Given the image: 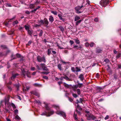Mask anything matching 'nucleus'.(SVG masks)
Segmentation results:
<instances>
[{
	"mask_svg": "<svg viewBox=\"0 0 121 121\" xmlns=\"http://www.w3.org/2000/svg\"><path fill=\"white\" fill-rule=\"evenodd\" d=\"M32 43V41L31 40H30L28 42L27 44L28 45H30V44Z\"/></svg>",
	"mask_w": 121,
	"mask_h": 121,
	"instance_id": "57",
	"label": "nucleus"
},
{
	"mask_svg": "<svg viewBox=\"0 0 121 121\" xmlns=\"http://www.w3.org/2000/svg\"><path fill=\"white\" fill-rule=\"evenodd\" d=\"M43 33V32L42 30H41L40 31V33L39 34V36L40 37V36H42V35Z\"/></svg>",
	"mask_w": 121,
	"mask_h": 121,
	"instance_id": "37",
	"label": "nucleus"
},
{
	"mask_svg": "<svg viewBox=\"0 0 121 121\" xmlns=\"http://www.w3.org/2000/svg\"><path fill=\"white\" fill-rule=\"evenodd\" d=\"M75 68L74 67H72L71 70L73 72H75Z\"/></svg>",
	"mask_w": 121,
	"mask_h": 121,
	"instance_id": "49",
	"label": "nucleus"
},
{
	"mask_svg": "<svg viewBox=\"0 0 121 121\" xmlns=\"http://www.w3.org/2000/svg\"><path fill=\"white\" fill-rule=\"evenodd\" d=\"M74 40H75V42L77 44H79L80 43V41L78 40V38L76 39H74Z\"/></svg>",
	"mask_w": 121,
	"mask_h": 121,
	"instance_id": "16",
	"label": "nucleus"
},
{
	"mask_svg": "<svg viewBox=\"0 0 121 121\" xmlns=\"http://www.w3.org/2000/svg\"><path fill=\"white\" fill-rule=\"evenodd\" d=\"M94 20L95 22H97L98 21V19L97 18H95L94 19Z\"/></svg>",
	"mask_w": 121,
	"mask_h": 121,
	"instance_id": "54",
	"label": "nucleus"
},
{
	"mask_svg": "<svg viewBox=\"0 0 121 121\" xmlns=\"http://www.w3.org/2000/svg\"><path fill=\"white\" fill-rule=\"evenodd\" d=\"M74 119L76 121L78 120V117L77 115L74 114Z\"/></svg>",
	"mask_w": 121,
	"mask_h": 121,
	"instance_id": "29",
	"label": "nucleus"
},
{
	"mask_svg": "<svg viewBox=\"0 0 121 121\" xmlns=\"http://www.w3.org/2000/svg\"><path fill=\"white\" fill-rule=\"evenodd\" d=\"M95 44L93 42L91 43L90 44V46L91 47H92L94 46V45H95Z\"/></svg>",
	"mask_w": 121,
	"mask_h": 121,
	"instance_id": "32",
	"label": "nucleus"
},
{
	"mask_svg": "<svg viewBox=\"0 0 121 121\" xmlns=\"http://www.w3.org/2000/svg\"><path fill=\"white\" fill-rule=\"evenodd\" d=\"M0 47L2 49H5L7 48L6 46L5 45H1Z\"/></svg>",
	"mask_w": 121,
	"mask_h": 121,
	"instance_id": "30",
	"label": "nucleus"
},
{
	"mask_svg": "<svg viewBox=\"0 0 121 121\" xmlns=\"http://www.w3.org/2000/svg\"><path fill=\"white\" fill-rule=\"evenodd\" d=\"M73 48H76L77 49H78L79 48L78 47L77 45H74L73 46Z\"/></svg>",
	"mask_w": 121,
	"mask_h": 121,
	"instance_id": "51",
	"label": "nucleus"
},
{
	"mask_svg": "<svg viewBox=\"0 0 121 121\" xmlns=\"http://www.w3.org/2000/svg\"><path fill=\"white\" fill-rule=\"evenodd\" d=\"M61 115L65 119L66 117V115L65 112H64L61 111Z\"/></svg>",
	"mask_w": 121,
	"mask_h": 121,
	"instance_id": "11",
	"label": "nucleus"
},
{
	"mask_svg": "<svg viewBox=\"0 0 121 121\" xmlns=\"http://www.w3.org/2000/svg\"><path fill=\"white\" fill-rule=\"evenodd\" d=\"M51 12L55 15H57V13L56 11H51Z\"/></svg>",
	"mask_w": 121,
	"mask_h": 121,
	"instance_id": "24",
	"label": "nucleus"
},
{
	"mask_svg": "<svg viewBox=\"0 0 121 121\" xmlns=\"http://www.w3.org/2000/svg\"><path fill=\"white\" fill-rule=\"evenodd\" d=\"M41 7V6H38L37 8H36L35 9H36L37 10V9H39V8H40Z\"/></svg>",
	"mask_w": 121,
	"mask_h": 121,
	"instance_id": "60",
	"label": "nucleus"
},
{
	"mask_svg": "<svg viewBox=\"0 0 121 121\" xmlns=\"http://www.w3.org/2000/svg\"><path fill=\"white\" fill-rule=\"evenodd\" d=\"M78 85H75L73 86L72 87L73 90L74 91H76V89L78 88Z\"/></svg>",
	"mask_w": 121,
	"mask_h": 121,
	"instance_id": "10",
	"label": "nucleus"
},
{
	"mask_svg": "<svg viewBox=\"0 0 121 121\" xmlns=\"http://www.w3.org/2000/svg\"><path fill=\"white\" fill-rule=\"evenodd\" d=\"M80 18V17L79 16H76L75 17L74 20L76 21L79 20Z\"/></svg>",
	"mask_w": 121,
	"mask_h": 121,
	"instance_id": "21",
	"label": "nucleus"
},
{
	"mask_svg": "<svg viewBox=\"0 0 121 121\" xmlns=\"http://www.w3.org/2000/svg\"><path fill=\"white\" fill-rule=\"evenodd\" d=\"M40 2L38 0H36L35 2L34 3L35 4L37 5Z\"/></svg>",
	"mask_w": 121,
	"mask_h": 121,
	"instance_id": "31",
	"label": "nucleus"
},
{
	"mask_svg": "<svg viewBox=\"0 0 121 121\" xmlns=\"http://www.w3.org/2000/svg\"><path fill=\"white\" fill-rule=\"evenodd\" d=\"M55 108L57 110L56 113L58 115H60V111H58L59 109V107L58 106H55Z\"/></svg>",
	"mask_w": 121,
	"mask_h": 121,
	"instance_id": "8",
	"label": "nucleus"
},
{
	"mask_svg": "<svg viewBox=\"0 0 121 121\" xmlns=\"http://www.w3.org/2000/svg\"><path fill=\"white\" fill-rule=\"evenodd\" d=\"M18 21L17 20H16L15 21H14L13 23V25H15L18 24Z\"/></svg>",
	"mask_w": 121,
	"mask_h": 121,
	"instance_id": "22",
	"label": "nucleus"
},
{
	"mask_svg": "<svg viewBox=\"0 0 121 121\" xmlns=\"http://www.w3.org/2000/svg\"><path fill=\"white\" fill-rule=\"evenodd\" d=\"M119 68H121V64H119L118 65Z\"/></svg>",
	"mask_w": 121,
	"mask_h": 121,
	"instance_id": "64",
	"label": "nucleus"
},
{
	"mask_svg": "<svg viewBox=\"0 0 121 121\" xmlns=\"http://www.w3.org/2000/svg\"><path fill=\"white\" fill-rule=\"evenodd\" d=\"M29 89V87H27L26 88V89H25V91H28V90Z\"/></svg>",
	"mask_w": 121,
	"mask_h": 121,
	"instance_id": "63",
	"label": "nucleus"
},
{
	"mask_svg": "<svg viewBox=\"0 0 121 121\" xmlns=\"http://www.w3.org/2000/svg\"><path fill=\"white\" fill-rule=\"evenodd\" d=\"M33 94L35 95L36 96H38V97H39V94L36 92H35L34 93H33Z\"/></svg>",
	"mask_w": 121,
	"mask_h": 121,
	"instance_id": "46",
	"label": "nucleus"
},
{
	"mask_svg": "<svg viewBox=\"0 0 121 121\" xmlns=\"http://www.w3.org/2000/svg\"><path fill=\"white\" fill-rule=\"evenodd\" d=\"M9 96H8L7 98V99L5 98L4 100L2 101L1 102V104L2 105H3V104H5L6 106H8L9 104Z\"/></svg>",
	"mask_w": 121,
	"mask_h": 121,
	"instance_id": "4",
	"label": "nucleus"
},
{
	"mask_svg": "<svg viewBox=\"0 0 121 121\" xmlns=\"http://www.w3.org/2000/svg\"><path fill=\"white\" fill-rule=\"evenodd\" d=\"M109 116L108 115H107L105 117L104 119L105 120L108 119L109 118Z\"/></svg>",
	"mask_w": 121,
	"mask_h": 121,
	"instance_id": "52",
	"label": "nucleus"
},
{
	"mask_svg": "<svg viewBox=\"0 0 121 121\" xmlns=\"http://www.w3.org/2000/svg\"><path fill=\"white\" fill-rule=\"evenodd\" d=\"M12 19H11V20H9V21H8V22H6V23H5V25L6 26H8V25H9V21H10V20H12Z\"/></svg>",
	"mask_w": 121,
	"mask_h": 121,
	"instance_id": "34",
	"label": "nucleus"
},
{
	"mask_svg": "<svg viewBox=\"0 0 121 121\" xmlns=\"http://www.w3.org/2000/svg\"><path fill=\"white\" fill-rule=\"evenodd\" d=\"M8 84H7V85L8 88L10 91H11L12 90V88L8 86Z\"/></svg>",
	"mask_w": 121,
	"mask_h": 121,
	"instance_id": "50",
	"label": "nucleus"
},
{
	"mask_svg": "<svg viewBox=\"0 0 121 121\" xmlns=\"http://www.w3.org/2000/svg\"><path fill=\"white\" fill-rule=\"evenodd\" d=\"M36 72H33L32 73V75H34L35 74H36Z\"/></svg>",
	"mask_w": 121,
	"mask_h": 121,
	"instance_id": "62",
	"label": "nucleus"
},
{
	"mask_svg": "<svg viewBox=\"0 0 121 121\" xmlns=\"http://www.w3.org/2000/svg\"><path fill=\"white\" fill-rule=\"evenodd\" d=\"M25 13L27 14H30V13L29 11H28V10H27V11H26Z\"/></svg>",
	"mask_w": 121,
	"mask_h": 121,
	"instance_id": "53",
	"label": "nucleus"
},
{
	"mask_svg": "<svg viewBox=\"0 0 121 121\" xmlns=\"http://www.w3.org/2000/svg\"><path fill=\"white\" fill-rule=\"evenodd\" d=\"M6 6L7 7H10L12 6V4L9 3H7L6 4Z\"/></svg>",
	"mask_w": 121,
	"mask_h": 121,
	"instance_id": "28",
	"label": "nucleus"
},
{
	"mask_svg": "<svg viewBox=\"0 0 121 121\" xmlns=\"http://www.w3.org/2000/svg\"><path fill=\"white\" fill-rule=\"evenodd\" d=\"M76 107L77 108L79 109V110H81L82 109V108H81L80 106L78 104L77 105Z\"/></svg>",
	"mask_w": 121,
	"mask_h": 121,
	"instance_id": "27",
	"label": "nucleus"
},
{
	"mask_svg": "<svg viewBox=\"0 0 121 121\" xmlns=\"http://www.w3.org/2000/svg\"><path fill=\"white\" fill-rule=\"evenodd\" d=\"M77 93L78 95H79L80 94V90L79 89H78L77 90Z\"/></svg>",
	"mask_w": 121,
	"mask_h": 121,
	"instance_id": "36",
	"label": "nucleus"
},
{
	"mask_svg": "<svg viewBox=\"0 0 121 121\" xmlns=\"http://www.w3.org/2000/svg\"><path fill=\"white\" fill-rule=\"evenodd\" d=\"M44 104L45 105V107L47 110H49V111L48 112H45V113H43L41 115H46L47 116H50L54 113V111L52 110H50V108L48 106V104L44 102Z\"/></svg>",
	"mask_w": 121,
	"mask_h": 121,
	"instance_id": "1",
	"label": "nucleus"
},
{
	"mask_svg": "<svg viewBox=\"0 0 121 121\" xmlns=\"http://www.w3.org/2000/svg\"><path fill=\"white\" fill-rule=\"evenodd\" d=\"M69 43L71 45H72L74 43V42L71 40H70L69 41Z\"/></svg>",
	"mask_w": 121,
	"mask_h": 121,
	"instance_id": "44",
	"label": "nucleus"
},
{
	"mask_svg": "<svg viewBox=\"0 0 121 121\" xmlns=\"http://www.w3.org/2000/svg\"><path fill=\"white\" fill-rule=\"evenodd\" d=\"M52 50H51L50 49H48V55H50L51 52V51Z\"/></svg>",
	"mask_w": 121,
	"mask_h": 121,
	"instance_id": "25",
	"label": "nucleus"
},
{
	"mask_svg": "<svg viewBox=\"0 0 121 121\" xmlns=\"http://www.w3.org/2000/svg\"><path fill=\"white\" fill-rule=\"evenodd\" d=\"M63 78L65 79L66 80H68L69 79V78L68 77H67V76H66L63 77Z\"/></svg>",
	"mask_w": 121,
	"mask_h": 121,
	"instance_id": "42",
	"label": "nucleus"
},
{
	"mask_svg": "<svg viewBox=\"0 0 121 121\" xmlns=\"http://www.w3.org/2000/svg\"><path fill=\"white\" fill-rule=\"evenodd\" d=\"M44 23L46 25H48L49 23V22L46 18H45L44 19Z\"/></svg>",
	"mask_w": 121,
	"mask_h": 121,
	"instance_id": "13",
	"label": "nucleus"
},
{
	"mask_svg": "<svg viewBox=\"0 0 121 121\" xmlns=\"http://www.w3.org/2000/svg\"><path fill=\"white\" fill-rule=\"evenodd\" d=\"M78 87L79 88H81L83 86L82 83H78Z\"/></svg>",
	"mask_w": 121,
	"mask_h": 121,
	"instance_id": "26",
	"label": "nucleus"
},
{
	"mask_svg": "<svg viewBox=\"0 0 121 121\" xmlns=\"http://www.w3.org/2000/svg\"><path fill=\"white\" fill-rule=\"evenodd\" d=\"M16 56L18 58H21V60H24V59H23V58H24V57L22 56H21V55L19 54H17L16 55Z\"/></svg>",
	"mask_w": 121,
	"mask_h": 121,
	"instance_id": "9",
	"label": "nucleus"
},
{
	"mask_svg": "<svg viewBox=\"0 0 121 121\" xmlns=\"http://www.w3.org/2000/svg\"><path fill=\"white\" fill-rule=\"evenodd\" d=\"M86 116L87 117V120H91L92 118L94 116H91L89 114H87L86 115Z\"/></svg>",
	"mask_w": 121,
	"mask_h": 121,
	"instance_id": "7",
	"label": "nucleus"
},
{
	"mask_svg": "<svg viewBox=\"0 0 121 121\" xmlns=\"http://www.w3.org/2000/svg\"><path fill=\"white\" fill-rule=\"evenodd\" d=\"M18 75V74H14L13 75L12 77H11V79H14L15 78L16 76Z\"/></svg>",
	"mask_w": 121,
	"mask_h": 121,
	"instance_id": "20",
	"label": "nucleus"
},
{
	"mask_svg": "<svg viewBox=\"0 0 121 121\" xmlns=\"http://www.w3.org/2000/svg\"><path fill=\"white\" fill-rule=\"evenodd\" d=\"M34 4H30L29 5L30 8L31 9H33L35 6Z\"/></svg>",
	"mask_w": 121,
	"mask_h": 121,
	"instance_id": "15",
	"label": "nucleus"
},
{
	"mask_svg": "<svg viewBox=\"0 0 121 121\" xmlns=\"http://www.w3.org/2000/svg\"><path fill=\"white\" fill-rule=\"evenodd\" d=\"M22 74L24 77H25L26 75L28 78H30L31 77V76L30 75V73L28 71H25L24 70L22 71Z\"/></svg>",
	"mask_w": 121,
	"mask_h": 121,
	"instance_id": "5",
	"label": "nucleus"
},
{
	"mask_svg": "<svg viewBox=\"0 0 121 121\" xmlns=\"http://www.w3.org/2000/svg\"><path fill=\"white\" fill-rule=\"evenodd\" d=\"M40 66L43 69V70L47 71V72H42L41 74H48L49 72H48V69L46 67L45 65L44 64H40Z\"/></svg>",
	"mask_w": 121,
	"mask_h": 121,
	"instance_id": "2",
	"label": "nucleus"
},
{
	"mask_svg": "<svg viewBox=\"0 0 121 121\" xmlns=\"http://www.w3.org/2000/svg\"><path fill=\"white\" fill-rule=\"evenodd\" d=\"M43 78H45V79H48V77L47 76H43Z\"/></svg>",
	"mask_w": 121,
	"mask_h": 121,
	"instance_id": "55",
	"label": "nucleus"
},
{
	"mask_svg": "<svg viewBox=\"0 0 121 121\" xmlns=\"http://www.w3.org/2000/svg\"><path fill=\"white\" fill-rule=\"evenodd\" d=\"M121 56V53H119L118 55H117L116 56V58H117L120 57Z\"/></svg>",
	"mask_w": 121,
	"mask_h": 121,
	"instance_id": "35",
	"label": "nucleus"
},
{
	"mask_svg": "<svg viewBox=\"0 0 121 121\" xmlns=\"http://www.w3.org/2000/svg\"><path fill=\"white\" fill-rule=\"evenodd\" d=\"M15 118L16 119H17L18 120H20V118L17 115L15 117Z\"/></svg>",
	"mask_w": 121,
	"mask_h": 121,
	"instance_id": "47",
	"label": "nucleus"
},
{
	"mask_svg": "<svg viewBox=\"0 0 121 121\" xmlns=\"http://www.w3.org/2000/svg\"><path fill=\"white\" fill-rule=\"evenodd\" d=\"M79 78H80V80L82 81L84 79V77L83 75L82 74H81L79 76Z\"/></svg>",
	"mask_w": 121,
	"mask_h": 121,
	"instance_id": "17",
	"label": "nucleus"
},
{
	"mask_svg": "<svg viewBox=\"0 0 121 121\" xmlns=\"http://www.w3.org/2000/svg\"><path fill=\"white\" fill-rule=\"evenodd\" d=\"M18 110L17 109H15L14 111V112L15 114L16 115H17L18 113Z\"/></svg>",
	"mask_w": 121,
	"mask_h": 121,
	"instance_id": "41",
	"label": "nucleus"
},
{
	"mask_svg": "<svg viewBox=\"0 0 121 121\" xmlns=\"http://www.w3.org/2000/svg\"><path fill=\"white\" fill-rule=\"evenodd\" d=\"M36 68H37V69L38 70H40L41 69V68L40 67H39V66L38 65H37L36 66Z\"/></svg>",
	"mask_w": 121,
	"mask_h": 121,
	"instance_id": "45",
	"label": "nucleus"
},
{
	"mask_svg": "<svg viewBox=\"0 0 121 121\" xmlns=\"http://www.w3.org/2000/svg\"><path fill=\"white\" fill-rule=\"evenodd\" d=\"M109 2V0H102L100 2V4L102 6L105 7Z\"/></svg>",
	"mask_w": 121,
	"mask_h": 121,
	"instance_id": "3",
	"label": "nucleus"
},
{
	"mask_svg": "<svg viewBox=\"0 0 121 121\" xmlns=\"http://www.w3.org/2000/svg\"><path fill=\"white\" fill-rule=\"evenodd\" d=\"M72 94L73 97L74 98H76L78 96L76 94L73 93Z\"/></svg>",
	"mask_w": 121,
	"mask_h": 121,
	"instance_id": "40",
	"label": "nucleus"
},
{
	"mask_svg": "<svg viewBox=\"0 0 121 121\" xmlns=\"http://www.w3.org/2000/svg\"><path fill=\"white\" fill-rule=\"evenodd\" d=\"M35 68L34 67H31V69L32 71H34L35 70Z\"/></svg>",
	"mask_w": 121,
	"mask_h": 121,
	"instance_id": "58",
	"label": "nucleus"
},
{
	"mask_svg": "<svg viewBox=\"0 0 121 121\" xmlns=\"http://www.w3.org/2000/svg\"><path fill=\"white\" fill-rule=\"evenodd\" d=\"M108 68L107 69V71L109 72H110V68L109 67V66H108Z\"/></svg>",
	"mask_w": 121,
	"mask_h": 121,
	"instance_id": "61",
	"label": "nucleus"
},
{
	"mask_svg": "<svg viewBox=\"0 0 121 121\" xmlns=\"http://www.w3.org/2000/svg\"><path fill=\"white\" fill-rule=\"evenodd\" d=\"M40 22L42 24H44V21L43 20H41L40 21Z\"/></svg>",
	"mask_w": 121,
	"mask_h": 121,
	"instance_id": "59",
	"label": "nucleus"
},
{
	"mask_svg": "<svg viewBox=\"0 0 121 121\" xmlns=\"http://www.w3.org/2000/svg\"><path fill=\"white\" fill-rule=\"evenodd\" d=\"M89 44L88 43H85V46L86 47H88L89 46Z\"/></svg>",
	"mask_w": 121,
	"mask_h": 121,
	"instance_id": "48",
	"label": "nucleus"
},
{
	"mask_svg": "<svg viewBox=\"0 0 121 121\" xmlns=\"http://www.w3.org/2000/svg\"><path fill=\"white\" fill-rule=\"evenodd\" d=\"M11 105L13 107V108H14V109L16 108V106L13 103H12V104H11Z\"/></svg>",
	"mask_w": 121,
	"mask_h": 121,
	"instance_id": "43",
	"label": "nucleus"
},
{
	"mask_svg": "<svg viewBox=\"0 0 121 121\" xmlns=\"http://www.w3.org/2000/svg\"><path fill=\"white\" fill-rule=\"evenodd\" d=\"M99 76V74L98 73H97L96 74L95 77L97 78H98Z\"/></svg>",
	"mask_w": 121,
	"mask_h": 121,
	"instance_id": "56",
	"label": "nucleus"
},
{
	"mask_svg": "<svg viewBox=\"0 0 121 121\" xmlns=\"http://www.w3.org/2000/svg\"><path fill=\"white\" fill-rule=\"evenodd\" d=\"M81 20H80L79 21H77L76 23V25H78L81 22Z\"/></svg>",
	"mask_w": 121,
	"mask_h": 121,
	"instance_id": "23",
	"label": "nucleus"
},
{
	"mask_svg": "<svg viewBox=\"0 0 121 121\" xmlns=\"http://www.w3.org/2000/svg\"><path fill=\"white\" fill-rule=\"evenodd\" d=\"M8 52H5L3 53L0 52V56H6L8 53Z\"/></svg>",
	"mask_w": 121,
	"mask_h": 121,
	"instance_id": "14",
	"label": "nucleus"
},
{
	"mask_svg": "<svg viewBox=\"0 0 121 121\" xmlns=\"http://www.w3.org/2000/svg\"><path fill=\"white\" fill-rule=\"evenodd\" d=\"M28 32L29 35H30L31 36L33 33V31L32 30H29L28 31Z\"/></svg>",
	"mask_w": 121,
	"mask_h": 121,
	"instance_id": "19",
	"label": "nucleus"
},
{
	"mask_svg": "<svg viewBox=\"0 0 121 121\" xmlns=\"http://www.w3.org/2000/svg\"><path fill=\"white\" fill-rule=\"evenodd\" d=\"M49 21L50 22L52 23L54 21V18L52 16H49Z\"/></svg>",
	"mask_w": 121,
	"mask_h": 121,
	"instance_id": "12",
	"label": "nucleus"
},
{
	"mask_svg": "<svg viewBox=\"0 0 121 121\" xmlns=\"http://www.w3.org/2000/svg\"><path fill=\"white\" fill-rule=\"evenodd\" d=\"M102 50L99 49H97L96 50V52L98 53H101V52Z\"/></svg>",
	"mask_w": 121,
	"mask_h": 121,
	"instance_id": "39",
	"label": "nucleus"
},
{
	"mask_svg": "<svg viewBox=\"0 0 121 121\" xmlns=\"http://www.w3.org/2000/svg\"><path fill=\"white\" fill-rule=\"evenodd\" d=\"M83 7V5H82L81 6H78L76 7L75 8V9L76 11V13L78 14L81 13L82 12L79 11V10L82 9Z\"/></svg>",
	"mask_w": 121,
	"mask_h": 121,
	"instance_id": "6",
	"label": "nucleus"
},
{
	"mask_svg": "<svg viewBox=\"0 0 121 121\" xmlns=\"http://www.w3.org/2000/svg\"><path fill=\"white\" fill-rule=\"evenodd\" d=\"M75 71L76 72H78L80 71L81 69L80 68L78 67H76L75 68Z\"/></svg>",
	"mask_w": 121,
	"mask_h": 121,
	"instance_id": "18",
	"label": "nucleus"
},
{
	"mask_svg": "<svg viewBox=\"0 0 121 121\" xmlns=\"http://www.w3.org/2000/svg\"><path fill=\"white\" fill-rule=\"evenodd\" d=\"M37 60H41V58L40 56H38L37 57Z\"/></svg>",
	"mask_w": 121,
	"mask_h": 121,
	"instance_id": "38",
	"label": "nucleus"
},
{
	"mask_svg": "<svg viewBox=\"0 0 121 121\" xmlns=\"http://www.w3.org/2000/svg\"><path fill=\"white\" fill-rule=\"evenodd\" d=\"M25 27L26 30L27 31L29 30V28L28 26H27L26 25H25Z\"/></svg>",
	"mask_w": 121,
	"mask_h": 121,
	"instance_id": "33",
	"label": "nucleus"
}]
</instances>
